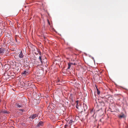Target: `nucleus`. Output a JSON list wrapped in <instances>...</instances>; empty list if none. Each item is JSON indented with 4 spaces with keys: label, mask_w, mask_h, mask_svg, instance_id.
I'll return each mask as SVG.
<instances>
[{
    "label": "nucleus",
    "mask_w": 128,
    "mask_h": 128,
    "mask_svg": "<svg viewBox=\"0 0 128 128\" xmlns=\"http://www.w3.org/2000/svg\"><path fill=\"white\" fill-rule=\"evenodd\" d=\"M44 124V122L42 121H40L36 125V128H38L40 127V126H42Z\"/></svg>",
    "instance_id": "nucleus-1"
},
{
    "label": "nucleus",
    "mask_w": 128,
    "mask_h": 128,
    "mask_svg": "<svg viewBox=\"0 0 128 128\" xmlns=\"http://www.w3.org/2000/svg\"><path fill=\"white\" fill-rule=\"evenodd\" d=\"M38 115L36 114H32L30 115V116L29 118L30 119H33L35 118Z\"/></svg>",
    "instance_id": "nucleus-2"
},
{
    "label": "nucleus",
    "mask_w": 128,
    "mask_h": 128,
    "mask_svg": "<svg viewBox=\"0 0 128 128\" xmlns=\"http://www.w3.org/2000/svg\"><path fill=\"white\" fill-rule=\"evenodd\" d=\"M18 54V56L19 58H22L24 57V55L22 51H20V53H19Z\"/></svg>",
    "instance_id": "nucleus-3"
},
{
    "label": "nucleus",
    "mask_w": 128,
    "mask_h": 128,
    "mask_svg": "<svg viewBox=\"0 0 128 128\" xmlns=\"http://www.w3.org/2000/svg\"><path fill=\"white\" fill-rule=\"evenodd\" d=\"M104 97H105V98L108 100H109L110 98H112V97L110 95H107Z\"/></svg>",
    "instance_id": "nucleus-4"
},
{
    "label": "nucleus",
    "mask_w": 128,
    "mask_h": 128,
    "mask_svg": "<svg viewBox=\"0 0 128 128\" xmlns=\"http://www.w3.org/2000/svg\"><path fill=\"white\" fill-rule=\"evenodd\" d=\"M84 111L85 112L86 111V112H88V111L87 110L88 107L87 106V105L86 104H84Z\"/></svg>",
    "instance_id": "nucleus-5"
},
{
    "label": "nucleus",
    "mask_w": 128,
    "mask_h": 128,
    "mask_svg": "<svg viewBox=\"0 0 128 128\" xmlns=\"http://www.w3.org/2000/svg\"><path fill=\"white\" fill-rule=\"evenodd\" d=\"M118 117L120 118H124L125 117V116L123 113H121L120 115L118 116Z\"/></svg>",
    "instance_id": "nucleus-6"
},
{
    "label": "nucleus",
    "mask_w": 128,
    "mask_h": 128,
    "mask_svg": "<svg viewBox=\"0 0 128 128\" xmlns=\"http://www.w3.org/2000/svg\"><path fill=\"white\" fill-rule=\"evenodd\" d=\"M5 52L4 48H0V54H1L4 53Z\"/></svg>",
    "instance_id": "nucleus-7"
},
{
    "label": "nucleus",
    "mask_w": 128,
    "mask_h": 128,
    "mask_svg": "<svg viewBox=\"0 0 128 128\" xmlns=\"http://www.w3.org/2000/svg\"><path fill=\"white\" fill-rule=\"evenodd\" d=\"M76 108L78 109H79V108L80 106L79 104L78 105V101L77 100L76 101Z\"/></svg>",
    "instance_id": "nucleus-8"
},
{
    "label": "nucleus",
    "mask_w": 128,
    "mask_h": 128,
    "mask_svg": "<svg viewBox=\"0 0 128 128\" xmlns=\"http://www.w3.org/2000/svg\"><path fill=\"white\" fill-rule=\"evenodd\" d=\"M2 112L4 114H8V112L6 110H3L2 111Z\"/></svg>",
    "instance_id": "nucleus-9"
},
{
    "label": "nucleus",
    "mask_w": 128,
    "mask_h": 128,
    "mask_svg": "<svg viewBox=\"0 0 128 128\" xmlns=\"http://www.w3.org/2000/svg\"><path fill=\"white\" fill-rule=\"evenodd\" d=\"M16 106L17 108H22V105H19L18 104H16Z\"/></svg>",
    "instance_id": "nucleus-10"
},
{
    "label": "nucleus",
    "mask_w": 128,
    "mask_h": 128,
    "mask_svg": "<svg viewBox=\"0 0 128 128\" xmlns=\"http://www.w3.org/2000/svg\"><path fill=\"white\" fill-rule=\"evenodd\" d=\"M39 59L40 60V61L41 62V63H43V62L42 61V57L41 56H40L39 57Z\"/></svg>",
    "instance_id": "nucleus-11"
},
{
    "label": "nucleus",
    "mask_w": 128,
    "mask_h": 128,
    "mask_svg": "<svg viewBox=\"0 0 128 128\" xmlns=\"http://www.w3.org/2000/svg\"><path fill=\"white\" fill-rule=\"evenodd\" d=\"M71 64L70 63H68V68L67 69H69L71 66Z\"/></svg>",
    "instance_id": "nucleus-12"
},
{
    "label": "nucleus",
    "mask_w": 128,
    "mask_h": 128,
    "mask_svg": "<svg viewBox=\"0 0 128 128\" xmlns=\"http://www.w3.org/2000/svg\"><path fill=\"white\" fill-rule=\"evenodd\" d=\"M97 94L99 95L100 94V91L97 88Z\"/></svg>",
    "instance_id": "nucleus-13"
},
{
    "label": "nucleus",
    "mask_w": 128,
    "mask_h": 128,
    "mask_svg": "<svg viewBox=\"0 0 128 128\" xmlns=\"http://www.w3.org/2000/svg\"><path fill=\"white\" fill-rule=\"evenodd\" d=\"M109 100L111 102V103H112L113 102V100H112V98H110Z\"/></svg>",
    "instance_id": "nucleus-14"
},
{
    "label": "nucleus",
    "mask_w": 128,
    "mask_h": 128,
    "mask_svg": "<svg viewBox=\"0 0 128 128\" xmlns=\"http://www.w3.org/2000/svg\"><path fill=\"white\" fill-rule=\"evenodd\" d=\"M19 110L20 111H22V112H24V110L22 109H19Z\"/></svg>",
    "instance_id": "nucleus-15"
},
{
    "label": "nucleus",
    "mask_w": 128,
    "mask_h": 128,
    "mask_svg": "<svg viewBox=\"0 0 128 128\" xmlns=\"http://www.w3.org/2000/svg\"><path fill=\"white\" fill-rule=\"evenodd\" d=\"M73 122V121L72 120H70L69 122V124H71Z\"/></svg>",
    "instance_id": "nucleus-16"
},
{
    "label": "nucleus",
    "mask_w": 128,
    "mask_h": 128,
    "mask_svg": "<svg viewBox=\"0 0 128 128\" xmlns=\"http://www.w3.org/2000/svg\"><path fill=\"white\" fill-rule=\"evenodd\" d=\"M26 70H24V72H23L22 73V74H24V75H25L26 74Z\"/></svg>",
    "instance_id": "nucleus-17"
},
{
    "label": "nucleus",
    "mask_w": 128,
    "mask_h": 128,
    "mask_svg": "<svg viewBox=\"0 0 128 128\" xmlns=\"http://www.w3.org/2000/svg\"><path fill=\"white\" fill-rule=\"evenodd\" d=\"M7 36L8 37V38H10V36L9 35V34H7Z\"/></svg>",
    "instance_id": "nucleus-18"
},
{
    "label": "nucleus",
    "mask_w": 128,
    "mask_h": 128,
    "mask_svg": "<svg viewBox=\"0 0 128 128\" xmlns=\"http://www.w3.org/2000/svg\"><path fill=\"white\" fill-rule=\"evenodd\" d=\"M38 52L39 53V54L40 55H41V53L40 52V51L39 50H38Z\"/></svg>",
    "instance_id": "nucleus-19"
},
{
    "label": "nucleus",
    "mask_w": 128,
    "mask_h": 128,
    "mask_svg": "<svg viewBox=\"0 0 128 128\" xmlns=\"http://www.w3.org/2000/svg\"><path fill=\"white\" fill-rule=\"evenodd\" d=\"M48 24H50V22H49V20H48Z\"/></svg>",
    "instance_id": "nucleus-20"
},
{
    "label": "nucleus",
    "mask_w": 128,
    "mask_h": 128,
    "mask_svg": "<svg viewBox=\"0 0 128 128\" xmlns=\"http://www.w3.org/2000/svg\"><path fill=\"white\" fill-rule=\"evenodd\" d=\"M90 111H91V112L92 113V110H90Z\"/></svg>",
    "instance_id": "nucleus-21"
},
{
    "label": "nucleus",
    "mask_w": 128,
    "mask_h": 128,
    "mask_svg": "<svg viewBox=\"0 0 128 128\" xmlns=\"http://www.w3.org/2000/svg\"><path fill=\"white\" fill-rule=\"evenodd\" d=\"M57 81H58V82H59V80H58H58H57Z\"/></svg>",
    "instance_id": "nucleus-22"
},
{
    "label": "nucleus",
    "mask_w": 128,
    "mask_h": 128,
    "mask_svg": "<svg viewBox=\"0 0 128 128\" xmlns=\"http://www.w3.org/2000/svg\"><path fill=\"white\" fill-rule=\"evenodd\" d=\"M88 114H87V115H88Z\"/></svg>",
    "instance_id": "nucleus-23"
}]
</instances>
